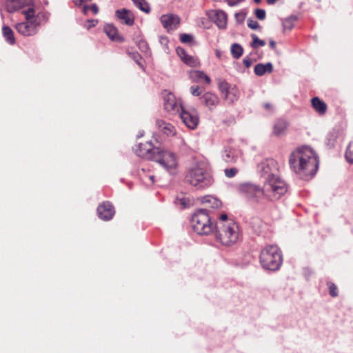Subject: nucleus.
Masks as SVG:
<instances>
[{"label": "nucleus", "mask_w": 353, "mask_h": 353, "mask_svg": "<svg viewBox=\"0 0 353 353\" xmlns=\"http://www.w3.org/2000/svg\"><path fill=\"white\" fill-rule=\"evenodd\" d=\"M255 3H261V0H254Z\"/></svg>", "instance_id": "obj_54"}, {"label": "nucleus", "mask_w": 353, "mask_h": 353, "mask_svg": "<svg viewBox=\"0 0 353 353\" xmlns=\"http://www.w3.org/2000/svg\"><path fill=\"white\" fill-rule=\"evenodd\" d=\"M191 226L199 235H209L214 232L215 228L208 212L203 209H199L193 214Z\"/></svg>", "instance_id": "obj_6"}, {"label": "nucleus", "mask_w": 353, "mask_h": 353, "mask_svg": "<svg viewBox=\"0 0 353 353\" xmlns=\"http://www.w3.org/2000/svg\"><path fill=\"white\" fill-rule=\"evenodd\" d=\"M263 197L271 201L280 199L288 192V185L279 176H273L263 182Z\"/></svg>", "instance_id": "obj_4"}, {"label": "nucleus", "mask_w": 353, "mask_h": 353, "mask_svg": "<svg viewBox=\"0 0 353 353\" xmlns=\"http://www.w3.org/2000/svg\"><path fill=\"white\" fill-rule=\"evenodd\" d=\"M28 6H32L28 3V0H6V7L9 12L27 10ZM21 12L23 13V11Z\"/></svg>", "instance_id": "obj_18"}, {"label": "nucleus", "mask_w": 353, "mask_h": 353, "mask_svg": "<svg viewBox=\"0 0 353 353\" xmlns=\"http://www.w3.org/2000/svg\"><path fill=\"white\" fill-rule=\"evenodd\" d=\"M33 6H28L27 10H23V14L26 17V21L16 24L17 31L24 37H30L35 34L40 26L39 18L34 15Z\"/></svg>", "instance_id": "obj_7"}, {"label": "nucleus", "mask_w": 353, "mask_h": 353, "mask_svg": "<svg viewBox=\"0 0 353 353\" xmlns=\"http://www.w3.org/2000/svg\"><path fill=\"white\" fill-rule=\"evenodd\" d=\"M193 40V37L191 34H181L180 35V41L182 43H186L191 42Z\"/></svg>", "instance_id": "obj_38"}, {"label": "nucleus", "mask_w": 353, "mask_h": 353, "mask_svg": "<svg viewBox=\"0 0 353 353\" xmlns=\"http://www.w3.org/2000/svg\"><path fill=\"white\" fill-rule=\"evenodd\" d=\"M104 32L107 36L112 41H122L123 39L119 36L116 27L112 24H107L104 26Z\"/></svg>", "instance_id": "obj_23"}, {"label": "nucleus", "mask_w": 353, "mask_h": 353, "mask_svg": "<svg viewBox=\"0 0 353 353\" xmlns=\"http://www.w3.org/2000/svg\"><path fill=\"white\" fill-rule=\"evenodd\" d=\"M223 99L230 103H234L239 99V92L236 87L230 88L224 94Z\"/></svg>", "instance_id": "obj_28"}, {"label": "nucleus", "mask_w": 353, "mask_h": 353, "mask_svg": "<svg viewBox=\"0 0 353 353\" xmlns=\"http://www.w3.org/2000/svg\"><path fill=\"white\" fill-rule=\"evenodd\" d=\"M185 181L197 190H203L210 187L214 179L207 165L204 163H196L187 170Z\"/></svg>", "instance_id": "obj_2"}, {"label": "nucleus", "mask_w": 353, "mask_h": 353, "mask_svg": "<svg viewBox=\"0 0 353 353\" xmlns=\"http://www.w3.org/2000/svg\"><path fill=\"white\" fill-rule=\"evenodd\" d=\"M264 108L268 110H270V111H272L273 110V106L271 103H266L264 104Z\"/></svg>", "instance_id": "obj_48"}, {"label": "nucleus", "mask_w": 353, "mask_h": 353, "mask_svg": "<svg viewBox=\"0 0 353 353\" xmlns=\"http://www.w3.org/2000/svg\"><path fill=\"white\" fill-rule=\"evenodd\" d=\"M157 125L159 130L167 136H174L176 134V128L170 123L165 122L161 119H158L157 121Z\"/></svg>", "instance_id": "obj_21"}, {"label": "nucleus", "mask_w": 353, "mask_h": 353, "mask_svg": "<svg viewBox=\"0 0 353 353\" xmlns=\"http://www.w3.org/2000/svg\"><path fill=\"white\" fill-rule=\"evenodd\" d=\"M141 45H142V48H143V49H145V50H146V49H148V46H147V44H146V43H145L144 42H142V43H141Z\"/></svg>", "instance_id": "obj_53"}, {"label": "nucleus", "mask_w": 353, "mask_h": 353, "mask_svg": "<svg viewBox=\"0 0 353 353\" xmlns=\"http://www.w3.org/2000/svg\"><path fill=\"white\" fill-rule=\"evenodd\" d=\"M257 170L264 181L278 175L279 165L273 159H266L262 161L257 166Z\"/></svg>", "instance_id": "obj_9"}, {"label": "nucleus", "mask_w": 353, "mask_h": 353, "mask_svg": "<svg viewBox=\"0 0 353 353\" xmlns=\"http://www.w3.org/2000/svg\"><path fill=\"white\" fill-rule=\"evenodd\" d=\"M154 176L153 175H150V176H149V179H150V184H152V183H154Z\"/></svg>", "instance_id": "obj_52"}, {"label": "nucleus", "mask_w": 353, "mask_h": 353, "mask_svg": "<svg viewBox=\"0 0 353 353\" xmlns=\"http://www.w3.org/2000/svg\"><path fill=\"white\" fill-rule=\"evenodd\" d=\"M255 15L259 19L263 20L266 15L265 11L263 9L258 8L255 10Z\"/></svg>", "instance_id": "obj_40"}, {"label": "nucleus", "mask_w": 353, "mask_h": 353, "mask_svg": "<svg viewBox=\"0 0 353 353\" xmlns=\"http://www.w3.org/2000/svg\"><path fill=\"white\" fill-rule=\"evenodd\" d=\"M248 26L253 30H256L260 28L259 23L252 19H249L248 20Z\"/></svg>", "instance_id": "obj_39"}, {"label": "nucleus", "mask_w": 353, "mask_h": 353, "mask_svg": "<svg viewBox=\"0 0 353 353\" xmlns=\"http://www.w3.org/2000/svg\"><path fill=\"white\" fill-rule=\"evenodd\" d=\"M282 262L281 252L276 245H268L261 251L260 263L264 269L276 271L280 268Z\"/></svg>", "instance_id": "obj_5"}, {"label": "nucleus", "mask_w": 353, "mask_h": 353, "mask_svg": "<svg viewBox=\"0 0 353 353\" xmlns=\"http://www.w3.org/2000/svg\"><path fill=\"white\" fill-rule=\"evenodd\" d=\"M115 14L123 24L131 26L134 23V16L133 13L128 9L122 8L117 10Z\"/></svg>", "instance_id": "obj_17"}, {"label": "nucleus", "mask_w": 353, "mask_h": 353, "mask_svg": "<svg viewBox=\"0 0 353 353\" xmlns=\"http://www.w3.org/2000/svg\"><path fill=\"white\" fill-rule=\"evenodd\" d=\"M135 6L141 10L148 13L150 10V6L145 0H132Z\"/></svg>", "instance_id": "obj_32"}, {"label": "nucleus", "mask_w": 353, "mask_h": 353, "mask_svg": "<svg viewBox=\"0 0 353 353\" xmlns=\"http://www.w3.org/2000/svg\"><path fill=\"white\" fill-rule=\"evenodd\" d=\"M237 157V152L233 148H226L222 154V158L226 163H234Z\"/></svg>", "instance_id": "obj_25"}, {"label": "nucleus", "mask_w": 353, "mask_h": 353, "mask_svg": "<svg viewBox=\"0 0 353 353\" xmlns=\"http://www.w3.org/2000/svg\"><path fill=\"white\" fill-rule=\"evenodd\" d=\"M353 154V142L350 143L347 148L345 152V159L350 163L353 164V159L352 155Z\"/></svg>", "instance_id": "obj_35"}, {"label": "nucleus", "mask_w": 353, "mask_h": 353, "mask_svg": "<svg viewBox=\"0 0 353 353\" xmlns=\"http://www.w3.org/2000/svg\"><path fill=\"white\" fill-rule=\"evenodd\" d=\"M164 108L172 114L180 113L183 109L180 100L176 99L175 96L171 93H167L164 95Z\"/></svg>", "instance_id": "obj_13"}, {"label": "nucleus", "mask_w": 353, "mask_h": 353, "mask_svg": "<svg viewBox=\"0 0 353 353\" xmlns=\"http://www.w3.org/2000/svg\"><path fill=\"white\" fill-rule=\"evenodd\" d=\"M251 37L252 39L251 46L253 48H258L265 45V41L260 39L256 34H252Z\"/></svg>", "instance_id": "obj_33"}, {"label": "nucleus", "mask_w": 353, "mask_h": 353, "mask_svg": "<svg viewBox=\"0 0 353 353\" xmlns=\"http://www.w3.org/2000/svg\"><path fill=\"white\" fill-rule=\"evenodd\" d=\"M283 29L285 30H292L293 26H294L293 20L292 19H286L283 22Z\"/></svg>", "instance_id": "obj_37"}, {"label": "nucleus", "mask_w": 353, "mask_h": 353, "mask_svg": "<svg viewBox=\"0 0 353 353\" xmlns=\"http://www.w3.org/2000/svg\"><path fill=\"white\" fill-rule=\"evenodd\" d=\"M208 15L219 28L224 29L226 28L228 17L227 14L224 11L212 10L208 12Z\"/></svg>", "instance_id": "obj_14"}, {"label": "nucleus", "mask_w": 353, "mask_h": 353, "mask_svg": "<svg viewBox=\"0 0 353 353\" xmlns=\"http://www.w3.org/2000/svg\"><path fill=\"white\" fill-rule=\"evenodd\" d=\"M329 290H330V294L332 296L335 297L337 296L336 286L334 284H333V283L330 284Z\"/></svg>", "instance_id": "obj_44"}, {"label": "nucleus", "mask_w": 353, "mask_h": 353, "mask_svg": "<svg viewBox=\"0 0 353 353\" xmlns=\"http://www.w3.org/2000/svg\"><path fill=\"white\" fill-rule=\"evenodd\" d=\"M219 90L221 94H224L232 86L225 81L221 80L219 83Z\"/></svg>", "instance_id": "obj_34"}, {"label": "nucleus", "mask_w": 353, "mask_h": 353, "mask_svg": "<svg viewBox=\"0 0 353 353\" xmlns=\"http://www.w3.org/2000/svg\"><path fill=\"white\" fill-rule=\"evenodd\" d=\"M288 127V123L284 120H278L274 125L273 133L276 136L283 135Z\"/></svg>", "instance_id": "obj_27"}, {"label": "nucleus", "mask_w": 353, "mask_h": 353, "mask_svg": "<svg viewBox=\"0 0 353 353\" xmlns=\"http://www.w3.org/2000/svg\"><path fill=\"white\" fill-rule=\"evenodd\" d=\"M183 123L190 129H195L199 123V118L197 111L194 109L190 110L184 108L179 113Z\"/></svg>", "instance_id": "obj_11"}, {"label": "nucleus", "mask_w": 353, "mask_h": 353, "mask_svg": "<svg viewBox=\"0 0 353 353\" xmlns=\"http://www.w3.org/2000/svg\"><path fill=\"white\" fill-rule=\"evenodd\" d=\"M153 161L157 162L170 174L175 175L178 173L179 160L174 152L159 148L158 150H156Z\"/></svg>", "instance_id": "obj_8"}, {"label": "nucleus", "mask_w": 353, "mask_h": 353, "mask_svg": "<svg viewBox=\"0 0 353 353\" xmlns=\"http://www.w3.org/2000/svg\"><path fill=\"white\" fill-rule=\"evenodd\" d=\"M243 63L246 68H249L251 66L252 61L250 58H245L243 61Z\"/></svg>", "instance_id": "obj_46"}, {"label": "nucleus", "mask_w": 353, "mask_h": 353, "mask_svg": "<svg viewBox=\"0 0 353 353\" xmlns=\"http://www.w3.org/2000/svg\"><path fill=\"white\" fill-rule=\"evenodd\" d=\"M176 52L177 55L180 57L181 60L186 65L190 67H195L198 65L199 62L197 59L195 57L190 56L187 54L185 50L181 48L178 47L176 49Z\"/></svg>", "instance_id": "obj_19"}, {"label": "nucleus", "mask_w": 353, "mask_h": 353, "mask_svg": "<svg viewBox=\"0 0 353 353\" xmlns=\"http://www.w3.org/2000/svg\"><path fill=\"white\" fill-rule=\"evenodd\" d=\"M230 6H234L238 5L241 0H225Z\"/></svg>", "instance_id": "obj_45"}, {"label": "nucleus", "mask_w": 353, "mask_h": 353, "mask_svg": "<svg viewBox=\"0 0 353 353\" xmlns=\"http://www.w3.org/2000/svg\"><path fill=\"white\" fill-rule=\"evenodd\" d=\"M89 10H92V12L96 14L98 13L99 12V8L97 7V6L96 4H92L91 6H84L83 7V10H82V12L86 14Z\"/></svg>", "instance_id": "obj_36"}, {"label": "nucleus", "mask_w": 353, "mask_h": 353, "mask_svg": "<svg viewBox=\"0 0 353 353\" xmlns=\"http://www.w3.org/2000/svg\"><path fill=\"white\" fill-rule=\"evenodd\" d=\"M158 149L159 148L154 147L151 142H145L137 145L134 152L139 157L153 160L156 154V150Z\"/></svg>", "instance_id": "obj_12"}, {"label": "nucleus", "mask_w": 353, "mask_h": 353, "mask_svg": "<svg viewBox=\"0 0 353 353\" xmlns=\"http://www.w3.org/2000/svg\"><path fill=\"white\" fill-rule=\"evenodd\" d=\"M243 52V49L241 45L234 43L231 46V54L234 59H239L241 57Z\"/></svg>", "instance_id": "obj_31"}, {"label": "nucleus", "mask_w": 353, "mask_h": 353, "mask_svg": "<svg viewBox=\"0 0 353 353\" xmlns=\"http://www.w3.org/2000/svg\"><path fill=\"white\" fill-rule=\"evenodd\" d=\"M224 172L226 176L231 178L236 175V174L237 173V169L234 168L225 169Z\"/></svg>", "instance_id": "obj_41"}, {"label": "nucleus", "mask_w": 353, "mask_h": 353, "mask_svg": "<svg viewBox=\"0 0 353 353\" xmlns=\"http://www.w3.org/2000/svg\"><path fill=\"white\" fill-rule=\"evenodd\" d=\"M201 99L203 103L210 110L216 108L219 103V98L218 96L210 92L204 93Z\"/></svg>", "instance_id": "obj_20"}, {"label": "nucleus", "mask_w": 353, "mask_h": 353, "mask_svg": "<svg viewBox=\"0 0 353 353\" xmlns=\"http://www.w3.org/2000/svg\"><path fill=\"white\" fill-rule=\"evenodd\" d=\"M278 0H267V3L269 5H272L275 3Z\"/></svg>", "instance_id": "obj_51"}, {"label": "nucleus", "mask_w": 353, "mask_h": 353, "mask_svg": "<svg viewBox=\"0 0 353 353\" xmlns=\"http://www.w3.org/2000/svg\"><path fill=\"white\" fill-rule=\"evenodd\" d=\"M139 57V54L138 53L133 54L132 58L136 61L137 63L138 62V58Z\"/></svg>", "instance_id": "obj_50"}, {"label": "nucleus", "mask_w": 353, "mask_h": 353, "mask_svg": "<svg viewBox=\"0 0 353 353\" xmlns=\"http://www.w3.org/2000/svg\"><path fill=\"white\" fill-rule=\"evenodd\" d=\"M190 92L193 96H199L201 94V92L199 91V87L198 85H192L190 88Z\"/></svg>", "instance_id": "obj_43"}, {"label": "nucleus", "mask_w": 353, "mask_h": 353, "mask_svg": "<svg viewBox=\"0 0 353 353\" xmlns=\"http://www.w3.org/2000/svg\"><path fill=\"white\" fill-rule=\"evenodd\" d=\"M189 77L193 82H201L205 81L207 84H210L211 79L205 72L200 70H193L190 72Z\"/></svg>", "instance_id": "obj_22"}, {"label": "nucleus", "mask_w": 353, "mask_h": 353, "mask_svg": "<svg viewBox=\"0 0 353 353\" xmlns=\"http://www.w3.org/2000/svg\"><path fill=\"white\" fill-rule=\"evenodd\" d=\"M98 21L97 20H89L88 21L87 28L90 29L92 27H94L97 25Z\"/></svg>", "instance_id": "obj_47"}, {"label": "nucleus", "mask_w": 353, "mask_h": 353, "mask_svg": "<svg viewBox=\"0 0 353 353\" xmlns=\"http://www.w3.org/2000/svg\"><path fill=\"white\" fill-rule=\"evenodd\" d=\"M273 70V65L271 63H267L265 64L258 63L254 67V73L257 76H262L266 72H272Z\"/></svg>", "instance_id": "obj_24"}, {"label": "nucleus", "mask_w": 353, "mask_h": 353, "mask_svg": "<svg viewBox=\"0 0 353 353\" xmlns=\"http://www.w3.org/2000/svg\"><path fill=\"white\" fill-rule=\"evenodd\" d=\"M214 229L215 239L223 246L231 247L240 239L239 227L234 221H229L221 225H216Z\"/></svg>", "instance_id": "obj_3"}, {"label": "nucleus", "mask_w": 353, "mask_h": 353, "mask_svg": "<svg viewBox=\"0 0 353 353\" xmlns=\"http://www.w3.org/2000/svg\"><path fill=\"white\" fill-rule=\"evenodd\" d=\"M276 42L273 40H270V46L272 49H275L276 48Z\"/></svg>", "instance_id": "obj_49"}, {"label": "nucleus", "mask_w": 353, "mask_h": 353, "mask_svg": "<svg viewBox=\"0 0 353 353\" xmlns=\"http://www.w3.org/2000/svg\"><path fill=\"white\" fill-rule=\"evenodd\" d=\"M312 105L314 109L319 114H324L327 110V105L324 101L318 97H314L312 99Z\"/></svg>", "instance_id": "obj_26"}, {"label": "nucleus", "mask_w": 353, "mask_h": 353, "mask_svg": "<svg viewBox=\"0 0 353 353\" xmlns=\"http://www.w3.org/2000/svg\"><path fill=\"white\" fill-rule=\"evenodd\" d=\"M97 213L101 219L108 221L113 217L115 211L113 205L110 202L107 201L99 205Z\"/></svg>", "instance_id": "obj_16"}, {"label": "nucleus", "mask_w": 353, "mask_h": 353, "mask_svg": "<svg viewBox=\"0 0 353 353\" xmlns=\"http://www.w3.org/2000/svg\"><path fill=\"white\" fill-rule=\"evenodd\" d=\"M229 221H234L232 219H228V215L226 214H222L220 216L219 221L216 223V225H221L225 222H228Z\"/></svg>", "instance_id": "obj_42"}, {"label": "nucleus", "mask_w": 353, "mask_h": 353, "mask_svg": "<svg viewBox=\"0 0 353 353\" xmlns=\"http://www.w3.org/2000/svg\"><path fill=\"white\" fill-rule=\"evenodd\" d=\"M290 168L301 179H308L316 173L319 159L314 150L301 146L294 150L289 159Z\"/></svg>", "instance_id": "obj_1"}, {"label": "nucleus", "mask_w": 353, "mask_h": 353, "mask_svg": "<svg viewBox=\"0 0 353 353\" xmlns=\"http://www.w3.org/2000/svg\"><path fill=\"white\" fill-rule=\"evenodd\" d=\"M203 203H209L211 204L212 208H218L221 205V201L215 197L211 196H205L202 198Z\"/></svg>", "instance_id": "obj_30"}, {"label": "nucleus", "mask_w": 353, "mask_h": 353, "mask_svg": "<svg viewBox=\"0 0 353 353\" xmlns=\"http://www.w3.org/2000/svg\"><path fill=\"white\" fill-rule=\"evenodd\" d=\"M163 26L168 30H176L180 23V18L174 14H163L161 17Z\"/></svg>", "instance_id": "obj_15"}, {"label": "nucleus", "mask_w": 353, "mask_h": 353, "mask_svg": "<svg viewBox=\"0 0 353 353\" xmlns=\"http://www.w3.org/2000/svg\"><path fill=\"white\" fill-rule=\"evenodd\" d=\"M2 32L3 37L6 39V40L10 44H14L15 43V38L14 37V33L12 29L5 26L2 28Z\"/></svg>", "instance_id": "obj_29"}, {"label": "nucleus", "mask_w": 353, "mask_h": 353, "mask_svg": "<svg viewBox=\"0 0 353 353\" xmlns=\"http://www.w3.org/2000/svg\"><path fill=\"white\" fill-rule=\"evenodd\" d=\"M239 190L245 196L254 201L259 202L261 196H263V188H260L259 185L252 183H244L239 186Z\"/></svg>", "instance_id": "obj_10"}]
</instances>
